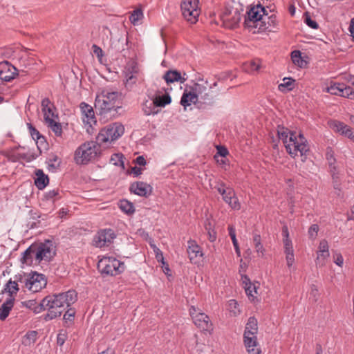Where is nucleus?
I'll return each instance as SVG.
<instances>
[{
    "instance_id": "nucleus-1",
    "label": "nucleus",
    "mask_w": 354,
    "mask_h": 354,
    "mask_svg": "<svg viewBox=\"0 0 354 354\" xmlns=\"http://www.w3.org/2000/svg\"><path fill=\"white\" fill-rule=\"evenodd\" d=\"M265 8L261 5L251 7L245 15L244 26L252 33H258L269 28Z\"/></svg>"
},
{
    "instance_id": "nucleus-2",
    "label": "nucleus",
    "mask_w": 354,
    "mask_h": 354,
    "mask_svg": "<svg viewBox=\"0 0 354 354\" xmlns=\"http://www.w3.org/2000/svg\"><path fill=\"white\" fill-rule=\"evenodd\" d=\"M120 96V92L112 88H104L100 89L95 97V109L99 111L101 115H106L112 110L115 111L116 108L118 107V104Z\"/></svg>"
},
{
    "instance_id": "nucleus-3",
    "label": "nucleus",
    "mask_w": 354,
    "mask_h": 354,
    "mask_svg": "<svg viewBox=\"0 0 354 354\" xmlns=\"http://www.w3.org/2000/svg\"><path fill=\"white\" fill-rule=\"evenodd\" d=\"M100 145L91 141L82 144L75 151L74 160L78 165H86L97 158L100 154Z\"/></svg>"
},
{
    "instance_id": "nucleus-4",
    "label": "nucleus",
    "mask_w": 354,
    "mask_h": 354,
    "mask_svg": "<svg viewBox=\"0 0 354 354\" xmlns=\"http://www.w3.org/2000/svg\"><path fill=\"white\" fill-rule=\"evenodd\" d=\"M289 155L295 158L299 156L301 160L304 161L306 157L304 156L307 151H308V146L307 140L304 136L303 133L299 131L289 130Z\"/></svg>"
},
{
    "instance_id": "nucleus-5",
    "label": "nucleus",
    "mask_w": 354,
    "mask_h": 354,
    "mask_svg": "<svg viewBox=\"0 0 354 354\" xmlns=\"http://www.w3.org/2000/svg\"><path fill=\"white\" fill-rule=\"evenodd\" d=\"M17 279L22 288H26L34 293L41 291L47 284V281L42 274H19Z\"/></svg>"
},
{
    "instance_id": "nucleus-6",
    "label": "nucleus",
    "mask_w": 354,
    "mask_h": 354,
    "mask_svg": "<svg viewBox=\"0 0 354 354\" xmlns=\"http://www.w3.org/2000/svg\"><path fill=\"white\" fill-rule=\"evenodd\" d=\"M241 10H243L240 6L227 5L220 15L222 25L230 29L237 27L242 16Z\"/></svg>"
},
{
    "instance_id": "nucleus-7",
    "label": "nucleus",
    "mask_w": 354,
    "mask_h": 354,
    "mask_svg": "<svg viewBox=\"0 0 354 354\" xmlns=\"http://www.w3.org/2000/svg\"><path fill=\"white\" fill-rule=\"evenodd\" d=\"M28 253L33 251L36 253V263L41 261H50L55 254L53 241L47 240L43 243H35L28 248Z\"/></svg>"
},
{
    "instance_id": "nucleus-8",
    "label": "nucleus",
    "mask_w": 354,
    "mask_h": 354,
    "mask_svg": "<svg viewBox=\"0 0 354 354\" xmlns=\"http://www.w3.org/2000/svg\"><path fill=\"white\" fill-rule=\"evenodd\" d=\"M124 131V126L120 123L115 122L102 129L97 135V140L100 144L111 142L122 136Z\"/></svg>"
},
{
    "instance_id": "nucleus-9",
    "label": "nucleus",
    "mask_w": 354,
    "mask_h": 354,
    "mask_svg": "<svg viewBox=\"0 0 354 354\" xmlns=\"http://www.w3.org/2000/svg\"><path fill=\"white\" fill-rule=\"evenodd\" d=\"M39 308L43 310H48L46 319H55L64 312L55 294L45 297L39 304Z\"/></svg>"
},
{
    "instance_id": "nucleus-10",
    "label": "nucleus",
    "mask_w": 354,
    "mask_h": 354,
    "mask_svg": "<svg viewBox=\"0 0 354 354\" xmlns=\"http://www.w3.org/2000/svg\"><path fill=\"white\" fill-rule=\"evenodd\" d=\"M99 271L107 275H117L124 270V264L113 257H103L97 263Z\"/></svg>"
},
{
    "instance_id": "nucleus-11",
    "label": "nucleus",
    "mask_w": 354,
    "mask_h": 354,
    "mask_svg": "<svg viewBox=\"0 0 354 354\" xmlns=\"http://www.w3.org/2000/svg\"><path fill=\"white\" fill-rule=\"evenodd\" d=\"M189 311L194 324L198 328L209 333L213 330V324L209 316L203 313L201 309L192 306Z\"/></svg>"
},
{
    "instance_id": "nucleus-12",
    "label": "nucleus",
    "mask_w": 354,
    "mask_h": 354,
    "mask_svg": "<svg viewBox=\"0 0 354 354\" xmlns=\"http://www.w3.org/2000/svg\"><path fill=\"white\" fill-rule=\"evenodd\" d=\"M184 18L191 24L198 21L200 15L199 0H183L180 4Z\"/></svg>"
},
{
    "instance_id": "nucleus-13",
    "label": "nucleus",
    "mask_w": 354,
    "mask_h": 354,
    "mask_svg": "<svg viewBox=\"0 0 354 354\" xmlns=\"http://www.w3.org/2000/svg\"><path fill=\"white\" fill-rule=\"evenodd\" d=\"M115 238V234L111 229L99 231L93 239L94 245L97 248L108 246Z\"/></svg>"
},
{
    "instance_id": "nucleus-14",
    "label": "nucleus",
    "mask_w": 354,
    "mask_h": 354,
    "mask_svg": "<svg viewBox=\"0 0 354 354\" xmlns=\"http://www.w3.org/2000/svg\"><path fill=\"white\" fill-rule=\"evenodd\" d=\"M201 83H194L190 86L196 97L203 101L204 103L212 104L213 97L207 93L208 83L207 81L201 80Z\"/></svg>"
},
{
    "instance_id": "nucleus-15",
    "label": "nucleus",
    "mask_w": 354,
    "mask_h": 354,
    "mask_svg": "<svg viewBox=\"0 0 354 354\" xmlns=\"http://www.w3.org/2000/svg\"><path fill=\"white\" fill-rule=\"evenodd\" d=\"M80 109L82 112V118L85 126H87L86 131L89 133V128L95 124L97 121L95 117L93 109L91 106L85 102L80 104Z\"/></svg>"
},
{
    "instance_id": "nucleus-16",
    "label": "nucleus",
    "mask_w": 354,
    "mask_h": 354,
    "mask_svg": "<svg viewBox=\"0 0 354 354\" xmlns=\"http://www.w3.org/2000/svg\"><path fill=\"white\" fill-rule=\"evenodd\" d=\"M241 280L247 296L250 300L254 301L258 294L257 290L259 288V283L258 281L252 282L247 275H242Z\"/></svg>"
},
{
    "instance_id": "nucleus-17",
    "label": "nucleus",
    "mask_w": 354,
    "mask_h": 354,
    "mask_svg": "<svg viewBox=\"0 0 354 354\" xmlns=\"http://www.w3.org/2000/svg\"><path fill=\"white\" fill-rule=\"evenodd\" d=\"M64 310L75 304L77 300V293L74 290L55 294Z\"/></svg>"
},
{
    "instance_id": "nucleus-18",
    "label": "nucleus",
    "mask_w": 354,
    "mask_h": 354,
    "mask_svg": "<svg viewBox=\"0 0 354 354\" xmlns=\"http://www.w3.org/2000/svg\"><path fill=\"white\" fill-rule=\"evenodd\" d=\"M17 68L8 62H0V80L10 82L17 75Z\"/></svg>"
},
{
    "instance_id": "nucleus-19",
    "label": "nucleus",
    "mask_w": 354,
    "mask_h": 354,
    "mask_svg": "<svg viewBox=\"0 0 354 354\" xmlns=\"http://www.w3.org/2000/svg\"><path fill=\"white\" fill-rule=\"evenodd\" d=\"M187 254L189 260L194 263L198 261V259L203 256L201 248L194 240H189L187 242Z\"/></svg>"
},
{
    "instance_id": "nucleus-20",
    "label": "nucleus",
    "mask_w": 354,
    "mask_h": 354,
    "mask_svg": "<svg viewBox=\"0 0 354 354\" xmlns=\"http://www.w3.org/2000/svg\"><path fill=\"white\" fill-rule=\"evenodd\" d=\"M328 124L333 131L342 136L348 138L351 135V132L353 131L352 129L341 121L336 120H330L328 121Z\"/></svg>"
},
{
    "instance_id": "nucleus-21",
    "label": "nucleus",
    "mask_w": 354,
    "mask_h": 354,
    "mask_svg": "<svg viewBox=\"0 0 354 354\" xmlns=\"http://www.w3.org/2000/svg\"><path fill=\"white\" fill-rule=\"evenodd\" d=\"M130 191L138 196L147 197L151 194L152 188L146 183L136 182L131 185Z\"/></svg>"
},
{
    "instance_id": "nucleus-22",
    "label": "nucleus",
    "mask_w": 354,
    "mask_h": 354,
    "mask_svg": "<svg viewBox=\"0 0 354 354\" xmlns=\"http://www.w3.org/2000/svg\"><path fill=\"white\" fill-rule=\"evenodd\" d=\"M138 69L136 64L132 63L125 68V84L126 86H131L137 81Z\"/></svg>"
},
{
    "instance_id": "nucleus-23",
    "label": "nucleus",
    "mask_w": 354,
    "mask_h": 354,
    "mask_svg": "<svg viewBox=\"0 0 354 354\" xmlns=\"http://www.w3.org/2000/svg\"><path fill=\"white\" fill-rule=\"evenodd\" d=\"M41 107L46 123L50 122V120H55V118H57V115L54 113V106L49 99L44 98L41 101Z\"/></svg>"
},
{
    "instance_id": "nucleus-24",
    "label": "nucleus",
    "mask_w": 354,
    "mask_h": 354,
    "mask_svg": "<svg viewBox=\"0 0 354 354\" xmlns=\"http://www.w3.org/2000/svg\"><path fill=\"white\" fill-rule=\"evenodd\" d=\"M19 277V274L14 277V280L10 279L5 286L3 291L9 293V297H14L19 290L21 283L18 280L17 277Z\"/></svg>"
},
{
    "instance_id": "nucleus-25",
    "label": "nucleus",
    "mask_w": 354,
    "mask_h": 354,
    "mask_svg": "<svg viewBox=\"0 0 354 354\" xmlns=\"http://www.w3.org/2000/svg\"><path fill=\"white\" fill-rule=\"evenodd\" d=\"M244 338V344L245 347L247 348L248 353H252L256 351L258 348V342L257 339V335H254V333H248L243 335Z\"/></svg>"
},
{
    "instance_id": "nucleus-26",
    "label": "nucleus",
    "mask_w": 354,
    "mask_h": 354,
    "mask_svg": "<svg viewBox=\"0 0 354 354\" xmlns=\"http://www.w3.org/2000/svg\"><path fill=\"white\" fill-rule=\"evenodd\" d=\"M198 100V98L194 93L193 91L189 86V89L187 88L185 90L180 100V104L182 106L186 107L190 106L192 104L196 103Z\"/></svg>"
},
{
    "instance_id": "nucleus-27",
    "label": "nucleus",
    "mask_w": 354,
    "mask_h": 354,
    "mask_svg": "<svg viewBox=\"0 0 354 354\" xmlns=\"http://www.w3.org/2000/svg\"><path fill=\"white\" fill-rule=\"evenodd\" d=\"M223 199L232 209H239L241 208V205L232 189H228V192L223 196Z\"/></svg>"
},
{
    "instance_id": "nucleus-28",
    "label": "nucleus",
    "mask_w": 354,
    "mask_h": 354,
    "mask_svg": "<svg viewBox=\"0 0 354 354\" xmlns=\"http://www.w3.org/2000/svg\"><path fill=\"white\" fill-rule=\"evenodd\" d=\"M347 84L343 82H335L330 84V86L327 87V92L331 95H339L346 97V91Z\"/></svg>"
},
{
    "instance_id": "nucleus-29",
    "label": "nucleus",
    "mask_w": 354,
    "mask_h": 354,
    "mask_svg": "<svg viewBox=\"0 0 354 354\" xmlns=\"http://www.w3.org/2000/svg\"><path fill=\"white\" fill-rule=\"evenodd\" d=\"M15 298L8 297L0 307V319L5 320L14 306Z\"/></svg>"
},
{
    "instance_id": "nucleus-30",
    "label": "nucleus",
    "mask_w": 354,
    "mask_h": 354,
    "mask_svg": "<svg viewBox=\"0 0 354 354\" xmlns=\"http://www.w3.org/2000/svg\"><path fill=\"white\" fill-rule=\"evenodd\" d=\"M35 185L39 189H44L49 182L48 176L41 169H37L35 171Z\"/></svg>"
},
{
    "instance_id": "nucleus-31",
    "label": "nucleus",
    "mask_w": 354,
    "mask_h": 354,
    "mask_svg": "<svg viewBox=\"0 0 354 354\" xmlns=\"http://www.w3.org/2000/svg\"><path fill=\"white\" fill-rule=\"evenodd\" d=\"M164 79L167 83H173L175 82H185L187 78L182 76L177 71H168L164 75Z\"/></svg>"
},
{
    "instance_id": "nucleus-32",
    "label": "nucleus",
    "mask_w": 354,
    "mask_h": 354,
    "mask_svg": "<svg viewBox=\"0 0 354 354\" xmlns=\"http://www.w3.org/2000/svg\"><path fill=\"white\" fill-rule=\"evenodd\" d=\"M345 80L347 82V87L344 93H346V97L351 100H354V75H346L345 76Z\"/></svg>"
},
{
    "instance_id": "nucleus-33",
    "label": "nucleus",
    "mask_w": 354,
    "mask_h": 354,
    "mask_svg": "<svg viewBox=\"0 0 354 354\" xmlns=\"http://www.w3.org/2000/svg\"><path fill=\"white\" fill-rule=\"evenodd\" d=\"M290 56L291 59L295 66L301 68L306 66L307 62L301 57V53L300 50H293L291 53Z\"/></svg>"
},
{
    "instance_id": "nucleus-34",
    "label": "nucleus",
    "mask_w": 354,
    "mask_h": 354,
    "mask_svg": "<svg viewBox=\"0 0 354 354\" xmlns=\"http://www.w3.org/2000/svg\"><path fill=\"white\" fill-rule=\"evenodd\" d=\"M142 110L145 115H155L159 111L158 106L155 103V100L153 101H146L143 104Z\"/></svg>"
},
{
    "instance_id": "nucleus-35",
    "label": "nucleus",
    "mask_w": 354,
    "mask_h": 354,
    "mask_svg": "<svg viewBox=\"0 0 354 354\" xmlns=\"http://www.w3.org/2000/svg\"><path fill=\"white\" fill-rule=\"evenodd\" d=\"M261 67V62L259 59H254L243 65V70L248 73L258 71Z\"/></svg>"
},
{
    "instance_id": "nucleus-36",
    "label": "nucleus",
    "mask_w": 354,
    "mask_h": 354,
    "mask_svg": "<svg viewBox=\"0 0 354 354\" xmlns=\"http://www.w3.org/2000/svg\"><path fill=\"white\" fill-rule=\"evenodd\" d=\"M27 252H28V248L23 252L21 261L23 264L30 266L34 261L36 262V253L33 251H30L28 253Z\"/></svg>"
},
{
    "instance_id": "nucleus-37",
    "label": "nucleus",
    "mask_w": 354,
    "mask_h": 354,
    "mask_svg": "<svg viewBox=\"0 0 354 354\" xmlns=\"http://www.w3.org/2000/svg\"><path fill=\"white\" fill-rule=\"evenodd\" d=\"M258 331V327H257V321L254 317H250L248 319V321L246 324L245 328L244 333L247 334L248 333H254V335H257Z\"/></svg>"
},
{
    "instance_id": "nucleus-38",
    "label": "nucleus",
    "mask_w": 354,
    "mask_h": 354,
    "mask_svg": "<svg viewBox=\"0 0 354 354\" xmlns=\"http://www.w3.org/2000/svg\"><path fill=\"white\" fill-rule=\"evenodd\" d=\"M329 257L330 252H317V258L315 259L316 266L319 268L325 266Z\"/></svg>"
},
{
    "instance_id": "nucleus-39",
    "label": "nucleus",
    "mask_w": 354,
    "mask_h": 354,
    "mask_svg": "<svg viewBox=\"0 0 354 354\" xmlns=\"http://www.w3.org/2000/svg\"><path fill=\"white\" fill-rule=\"evenodd\" d=\"M37 337V333L35 330L28 331L22 339V344L25 346L33 344Z\"/></svg>"
},
{
    "instance_id": "nucleus-40",
    "label": "nucleus",
    "mask_w": 354,
    "mask_h": 354,
    "mask_svg": "<svg viewBox=\"0 0 354 354\" xmlns=\"http://www.w3.org/2000/svg\"><path fill=\"white\" fill-rule=\"evenodd\" d=\"M155 103L158 107H164L167 104H169L171 102V97L169 94H165L163 95H158L155 98Z\"/></svg>"
},
{
    "instance_id": "nucleus-41",
    "label": "nucleus",
    "mask_w": 354,
    "mask_h": 354,
    "mask_svg": "<svg viewBox=\"0 0 354 354\" xmlns=\"http://www.w3.org/2000/svg\"><path fill=\"white\" fill-rule=\"evenodd\" d=\"M143 18V13L141 9H136L129 17V20L134 26L138 25Z\"/></svg>"
},
{
    "instance_id": "nucleus-42",
    "label": "nucleus",
    "mask_w": 354,
    "mask_h": 354,
    "mask_svg": "<svg viewBox=\"0 0 354 354\" xmlns=\"http://www.w3.org/2000/svg\"><path fill=\"white\" fill-rule=\"evenodd\" d=\"M120 209L127 214H132L135 209L133 205L127 200H121L119 203Z\"/></svg>"
},
{
    "instance_id": "nucleus-43",
    "label": "nucleus",
    "mask_w": 354,
    "mask_h": 354,
    "mask_svg": "<svg viewBox=\"0 0 354 354\" xmlns=\"http://www.w3.org/2000/svg\"><path fill=\"white\" fill-rule=\"evenodd\" d=\"M255 250L259 257L264 256V248L261 242V236L259 234H255L253 237Z\"/></svg>"
},
{
    "instance_id": "nucleus-44",
    "label": "nucleus",
    "mask_w": 354,
    "mask_h": 354,
    "mask_svg": "<svg viewBox=\"0 0 354 354\" xmlns=\"http://www.w3.org/2000/svg\"><path fill=\"white\" fill-rule=\"evenodd\" d=\"M47 126L54 132L55 136H61L62 133V125L59 122L55 120H50V122L46 123Z\"/></svg>"
},
{
    "instance_id": "nucleus-45",
    "label": "nucleus",
    "mask_w": 354,
    "mask_h": 354,
    "mask_svg": "<svg viewBox=\"0 0 354 354\" xmlns=\"http://www.w3.org/2000/svg\"><path fill=\"white\" fill-rule=\"evenodd\" d=\"M304 22L310 28L314 30H317L319 28V24L316 21L313 20L309 12H306L304 13Z\"/></svg>"
},
{
    "instance_id": "nucleus-46",
    "label": "nucleus",
    "mask_w": 354,
    "mask_h": 354,
    "mask_svg": "<svg viewBox=\"0 0 354 354\" xmlns=\"http://www.w3.org/2000/svg\"><path fill=\"white\" fill-rule=\"evenodd\" d=\"M308 295L309 299L310 301L313 302H317L319 297L318 286L315 284H311L310 286Z\"/></svg>"
},
{
    "instance_id": "nucleus-47",
    "label": "nucleus",
    "mask_w": 354,
    "mask_h": 354,
    "mask_svg": "<svg viewBox=\"0 0 354 354\" xmlns=\"http://www.w3.org/2000/svg\"><path fill=\"white\" fill-rule=\"evenodd\" d=\"M227 308L234 316H236L240 313L239 304L237 301L234 299H230L228 301Z\"/></svg>"
},
{
    "instance_id": "nucleus-48",
    "label": "nucleus",
    "mask_w": 354,
    "mask_h": 354,
    "mask_svg": "<svg viewBox=\"0 0 354 354\" xmlns=\"http://www.w3.org/2000/svg\"><path fill=\"white\" fill-rule=\"evenodd\" d=\"M319 230V227L317 224L311 225L308 231L309 239L313 241L315 240L318 235Z\"/></svg>"
},
{
    "instance_id": "nucleus-49",
    "label": "nucleus",
    "mask_w": 354,
    "mask_h": 354,
    "mask_svg": "<svg viewBox=\"0 0 354 354\" xmlns=\"http://www.w3.org/2000/svg\"><path fill=\"white\" fill-rule=\"evenodd\" d=\"M326 158L328 162L330 167H332V165H334V164L335 162L334 151L332 149V148H330V147L327 148L326 153Z\"/></svg>"
},
{
    "instance_id": "nucleus-50",
    "label": "nucleus",
    "mask_w": 354,
    "mask_h": 354,
    "mask_svg": "<svg viewBox=\"0 0 354 354\" xmlns=\"http://www.w3.org/2000/svg\"><path fill=\"white\" fill-rule=\"evenodd\" d=\"M21 306H23V307H26L28 309H33L35 313L39 312V310H37L39 306L35 307V306L37 304V302L35 300L32 299V300L22 301L21 303Z\"/></svg>"
},
{
    "instance_id": "nucleus-51",
    "label": "nucleus",
    "mask_w": 354,
    "mask_h": 354,
    "mask_svg": "<svg viewBox=\"0 0 354 354\" xmlns=\"http://www.w3.org/2000/svg\"><path fill=\"white\" fill-rule=\"evenodd\" d=\"M277 134H278V137H279V140H282L285 148L288 150V141H287L288 134L284 131V129L281 128V129H278Z\"/></svg>"
},
{
    "instance_id": "nucleus-52",
    "label": "nucleus",
    "mask_w": 354,
    "mask_h": 354,
    "mask_svg": "<svg viewBox=\"0 0 354 354\" xmlns=\"http://www.w3.org/2000/svg\"><path fill=\"white\" fill-rule=\"evenodd\" d=\"M67 339V333L64 330H61L57 337V344L59 346H62Z\"/></svg>"
},
{
    "instance_id": "nucleus-53",
    "label": "nucleus",
    "mask_w": 354,
    "mask_h": 354,
    "mask_svg": "<svg viewBox=\"0 0 354 354\" xmlns=\"http://www.w3.org/2000/svg\"><path fill=\"white\" fill-rule=\"evenodd\" d=\"M317 252H329L328 243L326 239H322L320 241Z\"/></svg>"
},
{
    "instance_id": "nucleus-54",
    "label": "nucleus",
    "mask_w": 354,
    "mask_h": 354,
    "mask_svg": "<svg viewBox=\"0 0 354 354\" xmlns=\"http://www.w3.org/2000/svg\"><path fill=\"white\" fill-rule=\"evenodd\" d=\"M333 261L339 267H342L344 265V258L341 253L335 252L333 254Z\"/></svg>"
},
{
    "instance_id": "nucleus-55",
    "label": "nucleus",
    "mask_w": 354,
    "mask_h": 354,
    "mask_svg": "<svg viewBox=\"0 0 354 354\" xmlns=\"http://www.w3.org/2000/svg\"><path fill=\"white\" fill-rule=\"evenodd\" d=\"M31 136L34 140H39L41 138L39 132L30 124H28Z\"/></svg>"
},
{
    "instance_id": "nucleus-56",
    "label": "nucleus",
    "mask_w": 354,
    "mask_h": 354,
    "mask_svg": "<svg viewBox=\"0 0 354 354\" xmlns=\"http://www.w3.org/2000/svg\"><path fill=\"white\" fill-rule=\"evenodd\" d=\"M75 316V311L70 308L68 309L64 315V319L67 322H72Z\"/></svg>"
},
{
    "instance_id": "nucleus-57",
    "label": "nucleus",
    "mask_w": 354,
    "mask_h": 354,
    "mask_svg": "<svg viewBox=\"0 0 354 354\" xmlns=\"http://www.w3.org/2000/svg\"><path fill=\"white\" fill-rule=\"evenodd\" d=\"M92 49H93L94 55H95L97 56V57L98 58V59L100 61L103 56V51H102V48L100 47H99L98 46L93 44L92 46Z\"/></svg>"
},
{
    "instance_id": "nucleus-58",
    "label": "nucleus",
    "mask_w": 354,
    "mask_h": 354,
    "mask_svg": "<svg viewBox=\"0 0 354 354\" xmlns=\"http://www.w3.org/2000/svg\"><path fill=\"white\" fill-rule=\"evenodd\" d=\"M59 194L57 189L50 190L46 193L45 197L48 200H53Z\"/></svg>"
},
{
    "instance_id": "nucleus-59",
    "label": "nucleus",
    "mask_w": 354,
    "mask_h": 354,
    "mask_svg": "<svg viewBox=\"0 0 354 354\" xmlns=\"http://www.w3.org/2000/svg\"><path fill=\"white\" fill-rule=\"evenodd\" d=\"M283 245H284V249L285 252H288V230L286 226L283 227Z\"/></svg>"
},
{
    "instance_id": "nucleus-60",
    "label": "nucleus",
    "mask_w": 354,
    "mask_h": 354,
    "mask_svg": "<svg viewBox=\"0 0 354 354\" xmlns=\"http://www.w3.org/2000/svg\"><path fill=\"white\" fill-rule=\"evenodd\" d=\"M217 149V154L221 157H225L228 154L227 149L223 146H218Z\"/></svg>"
},
{
    "instance_id": "nucleus-61",
    "label": "nucleus",
    "mask_w": 354,
    "mask_h": 354,
    "mask_svg": "<svg viewBox=\"0 0 354 354\" xmlns=\"http://www.w3.org/2000/svg\"><path fill=\"white\" fill-rule=\"evenodd\" d=\"M59 160L57 157H55L53 159L49 160L48 166L50 167H53V169H57L59 166Z\"/></svg>"
},
{
    "instance_id": "nucleus-62",
    "label": "nucleus",
    "mask_w": 354,
    "mask_h": 354,
    "mask_svg": "<svg viewBox=\"0 0 354 354\" xmlns=\"http://www.w3.org/2000/svg\"><path fill=\"white\" fill-rule=\"evenodd\" d=\"M207 233L208 239L209 240V241L214 242V241H216V233L214 231V230L208 231V232H207Z\"/></svg>"
},
{
    "instance_id": "nucleus-63",
    "label": "nucleus",
    "mask_w": 354,
    "mask_h": 354,
    "mask_svg": "<svg viewBox=\"0 0 354 354\" xmlns=\"http://www.w3.org/2000/svg\"><path fill=\"white\" fill-rule=\"evenodd\" d=\"M354 220V205L351 207L350 212L347 214V221Z\"/></svg>"
},
{
    "instance_id": "nucleus-64",
    "label": "nucleus",
    "mask_w": 354,
    "mask_h": 354,
    "mask_svg": "<svg viewBox=\"0 0 354 354\" xmlns=\"http://www.w3.org/2000/svg\"><path fill=\"white\" fill-rule=\"evenodd\" d=\"M349 30L351 32V35L352 36L353 40H354V18L351 19L350 26H349Z\"/></svg>"
}]
</instances>
